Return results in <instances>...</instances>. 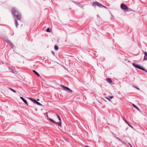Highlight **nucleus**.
Masks as SVG:
<instances>
[{
	"instance_id": "29",
	"label": "nucleus",
	"mask_w": 147,
	"mask_h": 147,
	"mask_svg": "<svg viewBox=\"0 0 147 147\" xmlns=\"http://www.w3.org/2000/svg\"><path fill=\"white\" fill-rule=\"evenodd\" d=\"M126 121V123H127L128 125H129L130 127H132L129 124L127 123L126 121Z\"/></svg>"
},
{
	"instance_id": "31",
	"label": "nucleus",
	"mask_w": 147,
	"mask_h": 147,
	"mask_svg": "<svg viewBox=\"0 0 147 147\" xmlns=\"http://www.w3.org/2000/svg\"><path fill=\"white\" fill-rule=\"evenodd\" d=\"M135 88H136L137 89H138V90H139V88H138L137 87H135Z\"/></svg>"
},
{
	"instance_id": "23",
	"label": "nucleus",
	"mask_w": 147,
	"mask_h": 147,
	"mask_svg": "<svg viewBox=\"0 0 147 147\" xmlns=\"http://www.w3.org/2000/svg\"><path fill=\"white\" fill-rule=\"evenodd\" d=\"M51 121L54 123H55V121L52 119H51Z\"/></svg>"
},
{
	"instance_id": "8",
	"label": "nucleus",
	"mask_w": 147,
	"mask_h": 147,
	"mask_svg": "<svg viewBox=\"0 0 147 147\" xmlns=\"http://www.w3.org/2000/svg\"><path fill=\"white\" fill-rule=\"evenodd\" d=\"M20 98L26 104H27V105H28V104L27 103V101L24 99L23 97H20Z\"/></svg>"
},
{
	"instance_id": "12",
	"label": "nucleus",
	"mask_w": 147,
	"mask_h": 147,
	"mask_svg": "<svg viewBox=\"0 0 147 147\" xmlns=\"http://www.w3.org/2000/svg\"><path fill=\"white\" fill-rule=\"evenodd\" d=\"M15 25H16V27L17 28H18V26L19 25V24H18V22L16 20H15Z\"/></svg>"
},
{
	"instance_id": "35",
	"label": "nucleus",
	"mask_w": 147,
	"mask_h": 147,
	"mask_svg": "<svg viewBox=\"0 0 147 147\" xmlns=\"http://www.w3.org/2000/svg\"><path fill=\"white\" fill-rule=\"evenodd\" d=\"M35 110L37 111V109H35Z\"/></svg>"
},
{
	"instance_id": "33",
	"label": "nucleus",
	"mask_w": 147,
	"mask_h": 147,
	"mask_svg": "<svg viewBox=\"0 0 147 147\" xmlns=\"http://www.w3.org/2000/svg\"><path fill=\"white\" fill-rule=\"evenodd\" d=\"M36 100H37V101H39V99H37Z\"/></svg>"
},
{
	"instance_id": "25",
	"label": "nucleus",
	"mask_w": 147,
	"mask_h": 147,
	"mask_svg": "<svg viewBox=\"0 0 147 147\" xmlns=\"http://www.w3.org/2000/svg\"><path fill=\"white\" fill-rule=\"evenodd\" d=\"M132 105L135 108H136V106L135 105H134V104H132Z\"/></svg>"
},
{
	"instance_id": "5",
	"label": "nucleus",
	"mask_w": 147,
	"mask_h": 147,
	"mask_svg": "<svg viewBox=\"0 0 147 147\" xmlns=\"http://www.w3.org/2000/svg\"><path fill=\"white\" fill-rule=\"evenodd\" d=\"M64 90L65 91H67V92H68L69 93H71L73 91L72 90L69 89V88H68L67 87H66V88H65V89H64Z\"/></svg>"
},
{
	"instance_id": "26",
	"label": "nucleus",
	"mask_w": 147,
	"mask_h": 147,
	"mask_svg": "<svg viewBox=\"0 0 147 147\" xmlns=\"http://www.w3.org/2000/svg\"><path fill=\"white\" fill-rule=\"evenodd\" d=\"M102 7H104V8H105V9H107V7H106L105 6H103H103H102Z\"/></svg>"
},
{
	"instance_id": "18",
	"label": "nucleus",
	"mask_w": 147,
	"mask_h": 147,
	"mask_svg": "<svg viewBox=\"0 0 147 147\" xmlns=\"http://www.w3.org/2000/svg\"><path fill=\"white\" fill-rule=\"evenodd\" d=\"M9 89L11 91H12V92H14V93H16V91L15 90H13V89H12L11 88H9Z\"/></svg>"
},
{
	"instance_id": "7",
	"label": "nucleus",
	"mask_w": 147,
	"mask_h": 147,
	"mask_svg": "<svg viewBox=\"0 0 147 147\" xmlns=\"http://www.w3.org/2000/svg\"><path fill=\"white\" fill-rule=\"evenodd\" d=\"M29 99H30L31 101L32 102L34 103L35 104H36L37 102V101L36 100L33 99L32 98H28Z\"/></svg>"
},
{
	"instance_id": "1",
	"label": "nucleus",
	"mask_w": 147,
	"mask_h": 147,
	"mask_svg": "<svg viewBox=\"0 0 147 147\" xmlns=\"http://www.w3.org/2000/svg\"><path fill=\"white\" fill-rule=\"evenodd\" d=\"M12 13L14 18L18 20H20L21 19V15L18 10L15 8L12 9Z\"/></svg>"
},
{
	"instance_id": "9",
	"label": "nucleus",
	"mask_w": 147,
	"mask_h": 147,
	"mask_svg": "<svg viewBox=\"0 0 147 147\" xmlns=\"http://www.w3.org/2000/svg\"><path fill=\"white\" fill-rule=\"evenodd\" d=\"M144 60H147V52H145L144 53Z\"/></svg>"
},
{
	"instance_id": "15",
	"label": "nucleus",
	"mask_w": 147,
	"mask_h": 147,
	"mask_svg": "<svg viewBox=\"0 0 147 147\" xmlns=\"http://www.w3.org/2000/svg\"><path fill=\"white\" fill-rule=\"evenodd\" d=\"M58 49V47L57 46V45H55V46L54 49L55 50L57 51Z\"/></svg>"
},
{
	"instance_id": "24",
	"label": "nucleus",
	"mask_w": 147,
	"mask_h": 147,
	"mask_svg": "<svg viewBox=\"0 0 147 147\" xmlns=\"http://www.w3.org/2000/svg\"><path fill=\"white\" fill-rule=\"evenodd\" d=\"M52 54L54 55H55V53H54V52L53 51H51Z\"/></svg>"
},
{
	"instance_id": "3",
	"label": "nucleus",
	"mask_w": 147,
	"mask_h": 147,
	"mask_svg": "<svg viewBox=\"0 0 147 147\" xmlns=\"http://www.w3.org/2000/svg\"><path fill=\"white\" fill-rule=\"evenodd\" d=\"M121 7L122 9L125 11L127 10L128 9L127 6L123 3L121 5Z\"/></svg>"
},
{
	"instance_id": "20",
	"label": "nucleus",
	"mask_w": 147,
	"mask_h": 147,
	"mask_svg": "<svg viewBox=\"0 0 147 147\" xmlns=\"http://www.w3.org/2000/svg\"><path fill=\"white\" fill-rule=\"evenodd\" d=\"M37 105L40 106H42V104L38 102H37L36 104Z\"/></svg>"
},
{
	"instance_id": "21",
	"label": "nucleus",
	"mask_w": 147,
	"mask_h": 147,
	"mask_svg": "<svg viewBox=\"0 0 147 147\" xmlns=\"http://www.w3.org/2000/svg\"><path fill=\"white\" fill-rule=\"evenodd\" d=\"M60 86H61V87L62 88H64V89H65V88H66V86H63V85H60Z\"/></svg>"
},
{
	"instance_id": "32",
	"label": "nucleus",
	"mask_w": 147,
	"mask_h": 147,
	"mask_svg": "<svg viewBox=\"0 0 147 147\" xmlns=\"http://www.w3.org/2000/svg\"><path fill=\"white\" fill-rule=\"evenodd\" d=\"M130 146H131V147H133V146H132V145L130 144H129Z\"/></svg>"
},
{
	"instance_id": "16",
	"label": "nucleus",
	"mask_w": 147,
	"mask_h": 147,
	"mask_svg": "<svg viewBox=\"0 0 147 147\" xmlns=\"http://www.w3.org/2000/svg\"><path fill=\"white\" fill-rule=\"evenodd\" d=\"M11 71L13 73H16V72H17L16 70H15L12 69H11Z\"/></svg>"
},
{
	"instance_id": "36",
	"label": "nucleus",
	"mask_w": 147,
	"mask_h": 147,
	"mask_svg": "<svg viewBox=\"0 0 147 147\" xmlns=\"http://www.w3.org/2000/svg\"><path fill=\"white\" fill-rule=\"evenodd\" d=\"M98 101V102H99V103H100V102L99 101Z\"/></svg>"
},
{
	"instance_id": "28",
	"label": "nucleus",
	"mask_w": 147,
	"mask_h": 147,
	"mask_svg": "<svg viewBox=\"0 0 147 147\" xmlns=\"http://www.w3.org/2000/svg\"><path fill=\"white\" fill-rule=\"evenodd\" d=\"M135 108H136L138 111H139L140 110L137 107H136Z\"/></svg>"
},
{
	"instance_id": "11",
	"label": "nucleus",
	"mask_w": 147,
	"mask_h": 147,
	"mask_svg": "<svg viewBox=\"0 0 147 147\" xmlns=\"http://www.w3.org/2000/svg\"><path fill=\"white\" fill-rule=\"evenodd\" d=\"M113 98V97L112 96H107V97H106V99H107V100H108L110 101L111 99V98Z\"/></svg>"
},
{
	"instance_id": "6",
	"label": "nucleus",
	"mask_w": 147,
	"mask_h": 147,
	"mask_svg": "<svg viewBox=\"0 0 147 147\" xmlns=\"http://www.w3.org/2000/svg\"><path fill=\"white\" fill-rule=\"evenodd\" d=\"M6 42L7 43L9 44L11 46H14V45L9 40H6Z\"/></svg>"
},
{
	"instance_id": "22",
	"label": "nucleus",
	"mask_w": 147,
	"mask_h": 147,
	"mask_svg": "<svg viewBox=\"0 0 147 147\" xmlns=\"http://www.w3.org/2000/svg\"><path fill=\"white\" fill-rule=\"evenodd\" d=\"M46 31L47 32H50V28H47L46 29Z\"/></svg>"
},
{
	"instance_id": "27",
	"label": "nucleus",
	"mask_w": 147,
	"mask_h": 147,
	"mask_svg": "<svg viewBox=\"0 0 147 147\" xmlns=\"http://www.w3.org/2000/svg\"><path fill=\"white\" fill-rule=\"evenodd\" d=\"M135 108H136L138 111H139L140 110L137 107H136Z\"/></svg>"
},
{
	"instance_id": "34",
	"label": "nucleus",
	"mask_w": 147,
	"mask_h": 147,
	"mask_svg": "<svg viewBox=\"0 0 147 147\" xmlns=\"http://www.w3.org/2000/svg\"><path fill=\"white\" fill-rule=\"evenodd\" d=\"M117 138V139L118 140H119V138Z\"/></svg>"
},
{
	"instance_id": "13",
	"label": "nucleus",
	"mask_w": 147,
	"mask_h": 147,
	"mask_svg": "<svg viewBox=\"0 0 147 147\" xmlns=\"http://www.w3.org/2000/svg\"><path fill=\"white\" fill-rule=\"evenodd\" d=\"M33 71L35 74H36L38 76V77L40 76L39 74L38 73H37L36 71H35V70H33Z\"/></svg>"
},
{
	"instance_id": "2",
	"label": "nucleus",
	"mask_w": 147,
	"mask_h": 147,
	"mask_svg": "<svg viewBox=\"0 0 147 147\" xmlns=\"http://www.w3.org/2000/svg\"><path fill=\"white\" fill-rule=\"evenodd\" d=\"M92 6L95 7L96 6H97L99 7H102L103 5L98 2H94L92 4Z\"/></svg>"
},
{
	"instance_id": "30",
	"label": "nucleus",
	"mask_w": 147,
	"mask_h": 147,
	"mask_svg": "<svg viewBox=\"0 0 147 147\" xmlns=\"http://www.w3.org/2000/svg\"><path fill=\"white\" fill-rule=\"evenodd\" d=\"M51 119H51L49 118V119H48V120H49V121H51Z\"/></svg>"
},
{
	"instance_id": "14",
	"label": "nucleus",
	"mask_w": 147,
	"mask_h": 147,
	"mask_svg": "<svg viewBox=\"0 0 147 147\" xmlns=\"http://www.w3.org/2000/svg\"><path fill=\"white\" fill-rule=\"evenodd\" d=\"M55 124H57L58 125L60 126L61 125V121H59V122H57L55 121V123H54Z\"/></svg>"
},
{
	"instance_id": "10",
	"label": "nucleus",
	"mask_w": 147,
	"mask_h": 147,
	"mask_svg": "<svg viewBox=\"0 0 147 147\" xmlns=\"http://www.w3.org/2000/svg\"><path fill=\"white\" fill-rule=\"evenodd\" d=\"M107 81L109 84H111L112 83L111 80L110 78H107L106 79Z\"/></svg>"
},
{
	"instance_id": "37",
	"label": "nucleus",
	"mask_w": 147,
	"mask_h": 147,
	"mask_svg": "<svg viewBox=\"0 0 147 147\" xmlns=\"http://www.w3.org/2000/svg\"><path fill=\"white\" fill-rule=\"evenodd\" d=\"M98 142H100V140H98Z\"/></svg>"
},
{
	"instance_id": "4",
	"label": "nucleus",
	"mask_w": 147,
	"mask_h": 147,
	"mask_svg": "<svg viewBox=\"0 0 147 147\" xmlns=\"http://www.w3.org/2000/svg\"><path fill=\"white\" fill-rule=\"evenodd\" d=\"M132 65L134 67H135L137 68L141 69L143 70H144V68L140 67V66L137 65V64H136V63H133Z\"/></svg>"
},
{
	"instance_id": "19",
	"label": "nucleus",
	"mask_w": 147,
	"mask_h": 147,
	"mask_svg": "<svg viewBox=\"0 0 147 147\" xmlns=\"http://www.w3.org/2000/svg\"><path fill=\"white\" fill-rule=\"evenodd\" d=\"M37 105L40 106H42V104L38 102H37L36 104Z\"/></svg>"
},
{
	"instance_id": "17",
	"label": "nucleus",
	"mask_w": 147,
	"mask_h": 147,
	"mask_svg": "<svg viewBox=\"0 0 147 147\" xmlns=\"http://www.w3.org/2000/svg\"><path fill=\"white\" fill-rule=\"evenodd\" d=\"M57 116L59 120L60 121H61V119L60 118V117L57 114Z\"/></svg>"
}]
</instances>
